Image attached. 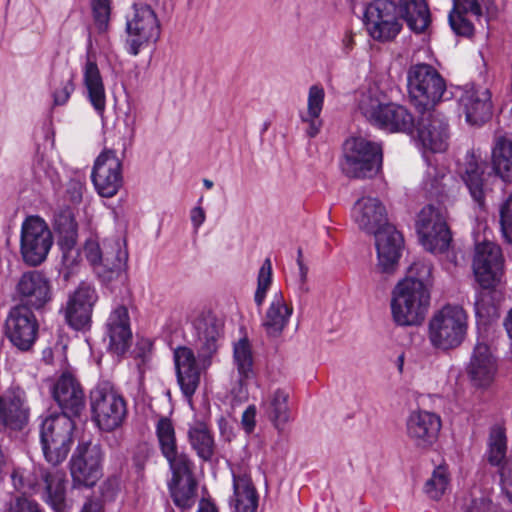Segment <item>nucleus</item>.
Returning a JSON list of instances; mask_svg holds the SVG:
<instances>
[{"label": "nucleus", "instance_id": "nucleus-1", "mask_svg": "<svg viewBox=\"0 0 512 512\" xmlns=\"http://www.w3.org/2000/svg\"><path fill=\"white\" fill-rule=\"evenodd\" d=\"M356 108L365 120L388 133H411L413 115L402 105L393 102L376 83L360 88L355 97Z\"/></svg>", "mask_w": 512, "mask_h": 512}, {"label": "nucleus", "instance_id": "nucleus-2", "mask_svg": "<svg viewBox=\"0 0 512 512\" xmlns=\"http://www.w3.org/2000/svg\"><path fill=\"white\" fill-rule=\"evenodd\" d=\"M468 330V314L456 304H446L433 312L427 325V338L432 348L447 352L459 347Z\"/></svg>", "mask_w": 512, "mask_h": 512}, {"label": "nucleus", "instance_id": "nucleus-3", "mask_svg": "<svg viewBox=\"0 0 512 512\" xmlns=\"http://www.w3.org/2000/svg\"><path fill=\"white\" fill-rule=\"evenodd\" d=\"M430 288L409 279L400 280L392 291L391 314L401 327L420 325L430 308Z\"/></svg>", "mask_w": 512, "mask_h": 512}, {"label": "nucleus", "instance_id": "nucleus-4", "mask_svg": "<svg viewBox=\"0 0 512 512\" xmlns=\"http://www.w3.org/2000/svg\"><path fill=\"white\" fill-rule=\"evenodd\" d=\"M11 480L16 490L22 494L35 493L41 483L45 488V501L55 512H65V473L60 470L45 471L41 467L31 472L15 468Z\"/></svg>", "mask_w": 512, "mask_h": 512}, {"label": "nucleus", "instance_id": "nucleus-5", "mask_svg": "<svg viewBox=\"0 0 512 512\" xmlns=\"http://www.w3.org/2000/svg\"><path fill=\"white\" fill-rule=\"evenodd\" d=\"M89 398L92 419L100 430L111 432L123 424L127 416V402L112 382H98Z\"/></svg>", "mask_w": 512, "mask_h": 512}, {"label": "nucleus", "instance_id": "nucleus-6", "mask_svg": "<svg viewBox=\"0 0 512 512\" xmlns=\"http://www.w3.org/2000/svg\"><path fill=\"white\" fill-rule=\"evenodd\" d=\"M383 160L382 146L364 137H350L344 142L340 163L342 172L350 178H367L376 175Z\"/></svg>", "mask_w": 512, "mask_h": 512}, {"label": "nucleus", "instance_id": "nucleus-7", "mask_svg": "<svg viewBox=\"0 0 512 512\" xmlns=\"http://www.w3.org/2000/svg\"><path fill=\"white\" fill-rule=\"evenodd\" d=\"M407 87L415 106L428 110L441 101L446 84L440 73L431 65H412L407 72Z\"/></svg>", "mask_w": 512, "mask_h": 512}, {"label": "nucleus", "instance_id": "nucleus-8", "mask_svg": "<svg viewBox=\"0 0 512 512\" xmlns=\"http://www.w3.org/2000/svg\"><path fill=\"white\" fill-rule=\"evenodd\" d=\"M74 422L67 414H52L41 424L40 440L45 459L52 465L63 462L71 448Z\"/></svg>", "mask_w": 512, "mask_h": 512}, {"label": "nucleus", "instance_id": "nucleus-9", "mask_svg": "<svg viewBox=\"0 0 512 512\" xmlns=\"http://www.w3.org/2000/svg\"><path fill=\"white\" fill-rule=\"evenodd\" d=\"M416 231L423 247L432 253L445 252L452 240L447 225V211L440 205L429 204L417 215Z\"/></svg>", "mask_w": 512, "mask_h": 512}, {"label": "nucleus", "instance_id": "nucleus-10", "mask_svg": "<svg viewBox=\"0 0 512 512\" xmlns=\"http://www.w3.org/2000/svg\"><path fill=\"white\" fill-rule=\"evenodd\" d=\"M53 245V236L47 223L39 216L27 217L21 225L20 254L31 267L41 265Z\"/></svg>", "mask_w": 512, "mask_h": 512}, {"label": "nucleus", "instance_id": "nucleus-11", "mask_svg": "<svg viewBox=\"0 0 512 512\" xmlns=\"http://www.w3.org/2000/svg\"><path fill=\"white\" fill-rule=\"evenodd\" d=\"M104 452L99 444L79 443L70 459L73 487L91 488L103 475Z\"/></svg>", "mask_w": 512, "mask_h": 512}, {"label": "nucleus", "instance_id": "nucleus-12", "mask_svg": "<svg viewBox=\"0 0 512 512\" xmlns=\"http://www.w3.org/2000/svg\"><path fill=\"white\" fill-rule=\"evenodd\" d=\"M156 436L161 454L166 459L171 471V479L195 478L194 462L185 452H180L174 426L170 419L162 417L156 424Z\"/></svg>", "mask_w": 512, "mask_h": 512}, {"label": "nucleus", "instance_id": "nucleus-13", "mask_svg": "<svg viewBox=\"0 0 512 512\" xmlns=\"http://www.w3.org/2000/svg\"><path fill=\"white\" fill-rule=\"evenodd\" d=\"M364 24L369 35L380 42L393 40L402 29L396 4L391 0L370 3L364 11Z\"/></svg>", "mask_w": 512, "mask_h": 512}, {"label": "nucleus", "instance_id": "nucleus-14", "mask_svg": "<svg viewBox=\"0 0 512 512\" xmlns=\"http://www.w3.org/2000/svg\"><path fill=\"white\" fill-rule=\"evenodd\" d=\"M127 51L136 56L140 50L155 43L160 36V24L155 12L147 5H134L133 14L126 23Z\"/></svg>", "mask_w": 512, "mask_h": 512}, {"label": "nucleus", "instance_id": "nucleus-15", "mask_svg": "<svg viewBox=\"0 0 512 512\" xmlns=\"http://www.w3.org/2000/svg\"><path fill=\"white\" fill-rule=\"evenodd\" d=\"M497 6L493 0H453V9L449 13L452 30L461 36H471L474 32L473 21L482 23L495 18Z\"/></svg>", "mask_w": 512, "mask_h": 512}, {"label": "nucleus", "instance_id": "nucleus-16", "mask_svg": "<svg viewBox=\"0 0 512 512\" xmlns=\"http://www.w3.org/2000/svg\"><path fill=\"white\" fill-rule=\"evenodd\" d=\"M39 324L32 310L25 305L11 307L5 320V335L21 352L30 351L38 338Z\"/></svg>", "mask_w": 512, "mask_h": 512}, {"label": "nucleus", "instance_id": "nucleus-17", "mask_svg": "<svg viewBox=\"0 0 512 512\" xmlns=\"http://www.w3.org/2000/svg\"><path fill=\"white\" fill-rule=\"evenodd\" d=\"M473 271L477 282L484 289L495 287L501 282L504 273V258L501 248L490 241L475 247Z\"/></svg>", "mask_w": 512, "mask_h": 512}, {"label": "nucleus", "instance_id": "nucleus-18", "mask_svg": "<svg viewBox=\"0 0 512 512\" xmlns=\"http://www.w3.org/2000/svg\"><path fill=\"white\" fill-rule=\"evenodd\" d=\"M14 295L19 300L18 305H25L30 310H39L52 299L51 281L40 270L26 271L18 278Z\"/></svg>", "mask_w": 512, "mask_h": 512}, {"label": "nucleus", "instance_id": "nucleus-19", "mask_svg": "<svg viewBox=\"0 0 512 512\" xmlns=\"http://www.w3.org/2000/svg\"><path fill=\"white\" fill-rule=\"evenodd\" d=\"M29 419L30 406L23 388L11 385L0 393V430L20 431Z\"/></svg>", "mask_w": 512, "mask_h": 512}, {"label": "nucleus", "instance_id": "nucleus-20", "mask_svg": "<svg viewBox=\"0 0 512 512\" xmlns=\"http://www.w3.org/2000/svg\"><path fill=\"white\" fill-rule=\"evenodd\" d=\"M459 111L472 126H480L492 115L491 92L488 88L467 84L458 99Z\"/></svg>", "mask_w": 512, "mask_h": 512}, {"label": "nucleus", "instance_id": "nucleus-21", "mask_svg": "<svg viewBox=\"0 0 512 512\" xmlns=\"http://www.w3.org/2000/svg\"><path fill=\"white\" fill-rule=\"evenodd\" d=\"M96 191L102 197L111 198L122 186V163L113 151L101 153L91 173Z\"/></svg>", "mask_w": 512, "mask_h": 512}, {"label": "nucleus", "instance_id": "nucleus-22", "mask_svg": "<svg viewBox=\"0 0 512 512\" xmlns=\"http://www.w3.org/2000/svg\"><path fill=\"white\" fill-rule=\"evenodd\" d=\"M417 139L422 148L433 153L444 152L448 147L449 128L444 116L425 110L417 124Z\"/></svg>", "mask_w": 512, "mask_h": 512}, {"label": "nucleus", "instance_id": "nucleus-23", "mask_svg": "<svg viewBox=\"0 0 512 512\" xmlns=\"http://www.w3.org/2000/svg\"><path fill=\"white\" fill-rule=\"evenodd\" d=\"M441 426V418L437 414L416 410L406 420V434L415 447L426 450L436 443Z\"/></svg>", "mask_w": 512, "mask_h": 512}, {"label": "nucleus", "instance_id": "nucleus-24", "mask_svg": "<svg viewBox=\"0 0 512 512\" xmlns=\"http://www.w3.org/2000/svg\"><path fill=\"white\" fill-rule=\"evenodd\" d=\"M98 300L96 289L88 284L81 283L70 295L66 308L65 319L75 330L85 329L91 321L93 307Z\"/></svg>", "mask_w": 512, "mask_h": 512}, {"label": "nucleus", "instance_id": "nucleus-25", "mask_svg": "<svg viewBox=\"0 0 512 512\" xmlns=\"http://www.w3.org/2000/svg\"><path fill=\"white\" fill-rule=\"evenodd\" d=\"M497 372L498 361L490 347L485 343H477L467 366L471 384L476 388L487 389L495 381Z\"/></svg>", "mask_w": 512, "mask_h": 512}, {"label": "nucleus", "instance_id": "nucleus-26", "mask_svg": "<svg viewBox=\"0 0 512 512\" xmlns=\"http://www.w3.org/2000/svg\"><path fill=\"white\" fill-rule=\"evenodd\" d=\"M506 452L505 430L501 426H494L489 435L488 461L491 465L500 467L501 488L512 503V458L505 459Z\"/></svg>", "mask_w": 512, "mask_h": 512}, {"label": "nucleus", "instance_id": "nucleus-27", "mask_svg": "<svg viewBox=\"0 0 512 512\" xmlns=\"http://www.w3.org/2000/svg\"><path fill=\"white\" fill-rule=\"evenodd\" d=\"M54 229L59 237L58 244L62 250L63 263L67 267H72L79 258L78 249L75 247L78 229L69 207L61 208L55 213Z\"/></svg>", "mask_w": 512, "mask_h": 512}, {"label": "nucleus", "instance_id": "nucleus-28", "mask_svg": "<svg viewBox=\"0 0 512 512\" xmlns=\"http://www.w3.org/2000/svg\"><path fill=\"white\" fill-rule=\"evenodd\" d=\"M52 396L61 414L78 416L85 408V395L80 383L70 373H63L52 387Z\"/></svg>", "mask_w": 512, "mask_h": 512}, {"label": "nucleus", "instance_id": "nucleus-29", "mask_svg": "<svg viewBox=\"0 0 512 512\" xmlns=\"http://www.w3.org/2000/svg\"><path fill=\"white\" fill-rule=\"evenodd\" d=\"M377 251V267L383 273H392L399 262L403 237L393 225H386L374 234Z\"/></svg>", "mask_w": 512, "mask_h": 512}, {"label": "nucleus", "instance_id": "nucleus-30", "mask_svg": "<svg viewBox=\"0 0 512 512\" xmlns=\"http://www.w3.org/2000/svg\"><path fill=\"white\" fill-rule=\"evenodd\" d=\"M173 356L177 382L184 397L191 401L201 379V370L194 352L186 346H179L174 350Z\"/></svg>", "mask_w": 512, "mask_h": 512}, {"label": "nucleus", "instance_id": "nucleus-31", "mask_svg": "<svg viewBox=\"0 0 512 512\" xmlns=\"http://www.w3.org/2000/svg\"><path fill=\"white\" fill-rule=\"evenodd\" d=\"M128 252L120 238L103 241L101 266L98 271L103 281L122 280L125 277Z\"/></svg>", "mask_w": 512, "mask_h": 512}, {"label": "nucleus", "instance_id": "nucleus-32", "mask_svg": "<svg viewBox=\"0 0 512 512\" xmlns=\"http://www.w3.org/2000/svg\"><path fill=\"white\" fill-rule=\"evenodd\" d=\"M352 218L358 227L369 234H376L387 223L386 209L374 197H362L352 208Z\"/></svg>", "mask_w": 512, "mask_h": 512}, {"label": "nucleus", "instance_id": "nucleus-33", "mask_svg": "<svg viewBox=\"0 0 512 512\" xmlns=\"http://www.w3.org/2000/svg\"><path fill=\"white\" fill-rule=\"evenodd\" d=\"M233 495L229 499L232 512H257L258 494L250 475L243 469H233Z\"/></svg>", "mask_w": 512, "mask_h": 512}, {"label": "nucleus", "instance_id": "nucleus-34", "mask_svg": "<svg viewBox=\"0 0 512 512\" xmlns=\"http://www.w3.org/2000/svg\"><path fill=\"white\" fill-rule=\"evenodd\" d=\"M107 336L110 349L117 355L124 354L130 347L132 332L129 314L125 306L119 305L110 313L107 324Z\"/></svg>", "mask_w": 512, "mask_h": 512}, {"label": "nucleus", "instance_id": "nucleus-35", "mask_svg": "<svg viewBox=\"0 0 512 512\" xmlns=\"http://www.w3.org/2000/svg\"><path fill=\"white\" fill-rule=\"evenodd\" d=\"M200 356L210 357L217 351L223 324L212 313H202L193 322Z\"/></svg>", "mask_w": 512, "mask_h": 512}, {"label": "nucleus", "instance_id": "nucleus-36", "mask_svg": "<svg viewBox=\"0 0 512 512\" xmlns=\"http://www.w3.org/2000/svg\"><path fill=\"white\" fill-rule=\"evenodd\" d=\"M491 165L497 176L512 182V134L496 132L491 144Z\"/></svg>", "mask_w": 512, "mask_h": 512}, {"label": "nucleus", "instance_id": "nucleus-37", "mask_svg": "<svg viewBox=\"0 0 512 512\" xmlns=\"http://www.w3.org/2000/svg\"><path fill=\"white\" fill-rule=\"evenodd\" d=\"M293 307L289 305L281 291L275 292L262 320V326L269 337H278L289 323Z\"/></svg>", "mask_w": 512, "mask_h": 512}, {"label": "nucleus", "instance_id": "nucleus-38", "mask_svg": "<svg viewBox=\"0 0 512 512\" xmlns=\"http://www.w3.org/2000/svg\"><path fill=\"white\" fill-rule=\"evenodd\" d=\"M459 175L467 186L473 200L479 206L484 205L485 189L483 184L484 168L478 157L473 151H468L464 162L459 166Z\"/></svg>", "mask_w": 512, "mask_h": 512}, {"label": "nucleus", "instance_id": "nucleus-39", "mask_svg": "<svg viewBox=\"0 0 512 512\" xmlns=\"http://www.w3.org/2000/svg\"><path fill=\"white\" fill-rule=\"evenodd\" d=\"M82 73L87 99L97 114L102 116L106 109V92L98 65L88 57Z\"/></svg>", "mask_w": 512, "mask_h": 512}, {"label": "nucleus", "instance_id": "nucleus-40", "mask_svg": "<svg viewBox=\"0 0 512 512\" xmlns=\"http://www.w3.org/2000/svg\"><path fill=\"white\" fill-rule=\"evenodd\" d=\"M289 392L282 388L271 391L262 401V408L274 427L281 431L291 420V411L288 405Z\"/></svg>", "mask_w": 512, "mask_h": 512}, {"label": "nucleus", "instance_id": "nucleus-41", "mask_svg": "<svg viewBox=\"0 0 512 512\" xmlns=\"http://www.w3.org/2000/svg\"><path fill=\"white\" fill-rule=\"evenodd\" d=\"M402 18L415 33L424 32L431 22V15L425 0H399Z\"/></svg>", "mask_w": 512, "mask_h": 512}, {"label": "nucleus", "instance_id": "nucleus-42", "mask_svg": "<svg viewBox=\"0 0 512 512\" xmlns=\"http://www.w3.org/2000/svg\"><path fill=\"white\" fill-rule=\"evenodd\" d=\"M188 441L199 459L210 462L215 454L214 437L206 424L198 422L188 429Z\"/></svg>", "mask_w": 512, "mask_h": 512}, {"label": "nucleus", "instance_id": "nucleus-43", "mask_svg": "<svg viewBox=\"0 0 512 512\" xmlns=\"http://www.w3.org/2000/svg\"><path fill=\"white\" fill-rule=\"evenodd\" d=\"M173 503L182 510L191 509L197 497L195 478L169 480L167 483Z\"/></svg>", "mask_w": 512, "mask_h": 512}, {"label": "nucleus", "instance_id": "nucleus-44", "mask_svg": "<svg viewBox=\"0 0 512 512\" xmlns=\"http://www.w3.org/2000/svg\"><path fill=\"white\" fill-rule=\"evenodd\" d=\"M233 358L242 379H248L253 376V355L247 338H242L234 344Z\"/></svg>", "mask_w": 512, "mask_h": 512}, {"label": "nucleus", "instance_id": "nucleus-45", "mask_svg": "<svg viewBox=\"0 0 512 512\" xmlns=\"http://www.w3.org/2000/svg\"><path fill=\"white\" fill-rule=\"evenodd\" d=\"M447 176L444 166L429 163L422 181L423 189L431 196L440 195L443 192Z\"/></svg>", "mask_w": 512, "mask_h": 512}, {"label": "nucleus", "instance_id": "nucleus-46", "mask_svg": "<svg viewBox=\"0 0 512 512\" xmlns=\"http://www.w3.org/2000/svg\"><path fill=\"white\" fill-rule=\"evenodd\" d=\"M449 473L447 467L440 465L436 467L431 477L426 481L425 493L434 500H438L446 492L449 486Z\"/></svg>", "mask_w": 512, "mask_h": 512}, {"label": "nucleus", "instance_id": "nucleus-47", "mask_svg": "<svg viewBox=\"0 0 512 512\" xmlns=\"http://www.w3.org/2000/svg\"><path fill=\"white\" fill-rule=\"evenodd\" d=\"M272 282V262L270 258H266L262 263L257 275V288L254 294V301L258 308L262 307Z\"/></svg>", "mask_w": 512, "mask_h": 512}, {"label": "nucleus", "instance_id": "nucleus-48", "mask_svg": "<svg viewBox=\"0 0 512 512\" xmlns=\"http://www.w3.org/2000/svg\"><path fill=\"white\" fill-rule=\"evenodd\" d=\"M32 170L35 178L41 182H49L54 185L59 181V175L52 163L44 157V155H37L34 159Z\"/></svg>", "mask_w": 512, "mask_h": 512}, {"label": "nucleus", "instance_id": "nucleus-49", "mask_svg": "<svg viewBox=\"0 0 512 512\" xmlns=\"http://www.w3.org/2000/svg\"><path fill=\"white\" fill-rule=\"evenodd\" d=\"M74 79L75 73L73 70L66 69L63 72L62 80L59 86L54 89L52 94L54 105L60 106L68 102L71 94L75 90Z\"/></svg>", "mask_w": 512, "mask_h": 512}, {"label": "nucleus", "instance_id": "nucleus-50", "mask_svg": "<svg viewBox=\"0 0 512 512\" xmlns=\"http://www.w3.org/2000/svg\"><path fill=\"white\" fill-rule=\"evenodd\" d=\"M94 25L99 32L108 29L111 16V0H91Z\"/></svg>", "mask_w": 512, "mask_h": 512}, {"label": "nucleus", "instance_id": "nucleus-51", "mask_svg": "<svg viewBox=\"0 0 512 512\" xmlns=\"http://www.w3.org/2000/svg\"><path fill=\"white\" fill-rule=\"evenodd\" d=\"M432 274V265L425 260L414 261L408 268L407 276L404 279H409L414 282H420L424 287H430V278Z\"/></svg>", "mask_w": 512, "mask_h": 512}, {"label": "nucleus", "instance_id": "nucleus-52", "mask_svg": "<svg viewBox=\"0 0 512 512\" xmlns=\"http://www.w3.org/2000/svg\"><path fill=\"white\" fill-rule=\"evenodd\" d=\"M325 99V91L320 85H312L308 91L307 111L304 115L320 117Z\"/></svg>", "mask_w": 512, "mask_h": 512}, {"label": "nucleus", "instance_id": "nucleus-53", "mask_svg": "<svg viewBox=\"0 0 512 512\" xmlns=\"http://www.w3.org/2000/svg\"><path fill=\"white\" fill-rule=\"evenodd\" d=\"M500 227L505 240L512 244V193L500 205Z\"/></svg>", "mask_w": 512, "mask_h": 512}, {"label": "nucleus", "instance_id": "nucleus-54", "mask_svg": "<svg viewBox=\"0 0 512 512\" xmlns=\"http://www.w3.org/2000/svg\"><path fill=\"white\" fill-rule=\"evenodd\" d=\"M151 360V347L149 343L138 344L134 350V361L140 376H142Z\"/></svg>", "mask_w": 512, "mask_h": 512}, {"label": "nucleus", "instance_id": "nucleus-55", "mask_svg": "<svg viewBox=\"0 0 512 512\" xmlns=\"http://www.w3.org/2000/svg\"><path fill=\"white\" fill-rule=\"evenodd\" d=\"M102 251L103 243L99 244L96 240L93 239H89L84 247L87 260L92 265H98L99 267L101 266Z\"/></svg>", "mask_w": 512, "mask_h": 512}, {"label": "nucleus", "instance_id": "nucleus-56", "mask_svg": "<svg viewBox=\"0 0 512 512\" xmlns=\"http://www.w3.org/2000/svg\"><path fill=\"white\" fill-rule=\"evenodd\" d=\"M8 512H42L39 505L28 498L19 497L10 506Z\"/></svg>", "mask_w": 512, "mask_h": 512}, {"label": "nucleus", "instance_id": "nucleus-57", "mask_svg": "<svg viewBox=\"0 0 512 512\" xmlns=\"http://www.w3.org/2000/svg\"><path fill=\"white\" fill-rule=\"evenodd\" d=\"M256 407L249 405L242 414L241 424L246 433H251L256 424Z\"/></svg>", "mask_w": 512, "mask_h": 512}, {"label": "nucleus", "instance_id": "nucleus-58", "mask_svg": "<svg viewBox=\"0 0 512 512\" xmlns=\"http://www.w3.org/2000/svg\"><path fill=\"white\" fill-rule=\"evenodd\" d=\"M301 120L302 122L308 124L306 133L309 137L313 138L319 133L322 127V120L320 119V117H313L311 115H301Z\"/></svg>", "mask_w": 512, "mask_h": 512}, {"label": "nucleus", "instance_id": "nucleus-59", "mask_svg": "<svg viewBox=\"0 0 512 512\" xmlns=\"http://www.w3.org/2000/svg\"><path fill=\"white\" fill-rule=\"evenodd\" d=\"M291 285L293 286L295 294L299 299L304 298L310 291V287L308 285V279L294 277L291 279Z\"/></svg>", "mask_w": 512, "mask_h": 512}, {"label": "nucleus", "instance_id": "nucleus-60", "mask_svg": "<svg viewBox=\"0 0 512 512\" xmlns=\"http://www.w3.org/2000/svg\"><path fill=\"white\" fill-rule=\"evenodd\" d=\"M190 218L194 229L197 231L205 222L206 214L204 209L198 205L191 210Z\"/></svg>", "mask_w": 512, "mask_h": 512}, {"label": "nucleus", "instance_id": "nucleus-61", "mask_svg": "<svg viewBox=\"0 0 512 512\" xmlns=\"http://www.w3.org/2000/svg\"><path fill=\"white\" fill-rule=\"evenodd\" d=\"M492 503L486 499H479L472 501L471 505L465 512H491Z\"/></svg>", "mask_w": 512, "mask_h": 512}, {"label": "nucleus", "instance_id": "nucleus-62", "mask_svg": "<svg viewBox=\"0 0 512 512\" xmlns=\"http://www.w3.org/2000/svg\"><path fill=\"white\" fill-rule=\"evenodd\" d=\"M83 189L84 185L82 182L77 180L70 181L68 192L70 193L71 200L73 202H79L81 200Z\"/></svg>", "mask_w": 512, "mask_h": 512}, {"label": "nucleus", "instance_id": "nucleus-63", "mask_svg": "<svg viewBox=\"0 0 512 512\" xmlns=\"http://www.w3.org/2000/svg\"><path fill=\"white\" fill-rule=\"evenodd\" d=\"M296 262H297V266H298V271L297 273L294 275V277H299V278H306L308 279V271H309V268L308 266L304 263V260H303V254H302V250L299 249L298 252H297V259H296Z\"/></svg>", "mask_w": 512, "mask_h": 512}, {"label": "nucleus", "instance_id": "nucleus-64", "mask_svg": "<svg viewBox=\"0 0 512 512\" xmlns=\"http://www.w3.org/2000/svg\"><path fill=\"white\" fill-rule=\"evenodd\" d=\"M81 512H103V507L98 500L89 499L83 505Z\"/></svg>", "mask_w": 512, "mask_h": 512}]
</instances>
